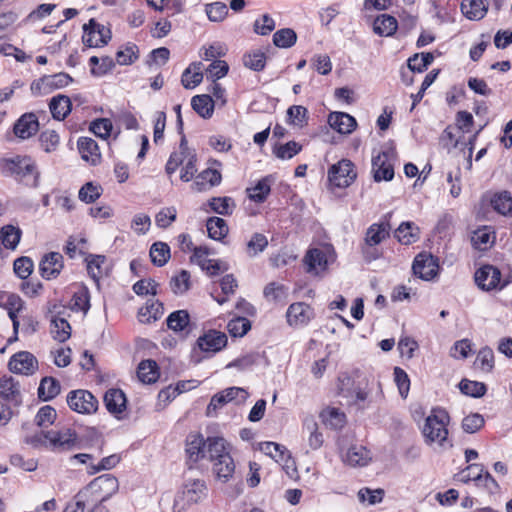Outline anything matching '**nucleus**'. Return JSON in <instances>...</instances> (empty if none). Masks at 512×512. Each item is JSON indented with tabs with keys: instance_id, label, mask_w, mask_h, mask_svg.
I'll return each instance as SVG.
<instances>
[{
	"instance_id": "nucleus-25",
	"label": "nucleus",
	"mask_w": 512,
	"mask_h": 512,
	"mask_svg": "<svg viewBox=\"0 0 512 512\" xmlns=\"http://www.w3.org/2000/svg\"><path fill=\"white\" fill-rule=\"evenodd\" d=\"M104 403L111 414L118 415L126 409L127 400L122 390L113 388L105 393Z\"/></svg>"
},
{
	"instance_id": "nucleus-32",
	"label": "nucleus",
	"mask_w": 512,
	"mask_h": 512,
	"mask_svg": "<svg viewBox=\"0 0 512 512\" xmlns=\"http://www.w3.org/2000/svg\"><path fill=\"white\" fill-rule=\"evenodd\" d=\"M49 109L54 119L64 120L71 111V101L68 96H54L49 103Z\"/></svg>"
},
{
	"instance_id": "nucleus-45",
	"label": "nucleus",
	"mask_w": 512,
	"mask_h": 512,
	"mask_svg": "<svg viewBox=\"0 0 512 512\" xmlns=\"http://www.w3.org/2000/svg\"><path fill=\"white\" fill-rule=\"evenodd\" d=\"M207 231L210 238L221 240L228 234V226L226 221L219 217H210L207 220Z\"/></svg>"
},
{
	"instance_id": "nucleus-27",
	"label": "nucleus",
	"mask_w": 512,
	"mask_h": 512,
	"mask_svg": "<svg viewBox=\"0 0 512 512\" xmlns=\"http://www.w3.org/2000/svg\"><path fill=\"white\" fill-rule=\"evenodd\" d=\"M495 239V232L490 226L478 228L471 236L472 245L480 251H486L490 248L494 244Z\"/></svg>"
},
{
	"instance_id": "nucleus-40",
	"label": "nucleus",
	"mask_w": 512,
	"mask_h": 512,
	"mask_svg": "<svg viewBox=\"0 0 512 512\" xmlns=\"http://www.w3.org/2000/svg\"><path fill=\"white\" fill-rule=\"evenodd\" d=\"M322 422L332 429H340L346 422L345 414L338 408L327 407L320 413Z\"/></svg>"
},
{
	"instance_id": "nucleus-10",
	"label": "nucleus",
	"mask_w": 512,
	"mask_h": 512,
	"mask_svg": "<svg viewBox=\"0 0 512 512\" xmlns=\"http://www.w3.org/2000/svg\"><path fill=\"white\" fill-rule=\"evenodd\" d=\"M413 273L425 281H430L438 274V259L430 253H419L412 265Z\"/></svg>"
},
{
	"instance_id": "nucleus-56",
	"label": "nucleus",
	"mask_w": 512,
	"mask_h": 512,
	"mask_svg": "<svg viewBox=\"0 0 512 512\" xmlns=\"http://www.w3.org/2000/svg\"><path fill=\"white\" fill-rule=\"evenodd\" d=\"M305 427L309 432L308 444L313 450L319 449L324 442L323 434L319 431L318 424L313 420H306Z\"/></svg>"
},
{
	"instance_id": "nucleus-33",
	"label": "nucleus",
	"mask_w": 512,
	"mask_h": 512,
	"mask_svg": "<svg viewBox=\"0 0 512 512\" xmlns=\"http://www.w3.org/2000/svg\"><path fill=\"white\" fill-rule=\"evenodd\" d=\"M213 472L221 482H228L235 472V463L230 455H224L222 460L213 464Z\"/></svg>"
},
{
	"instance_id": "nucleus-11",
	"label": "nucleus",
	"mask_w": 512,
	"mask_h": 512,
	"mask_svg": "<svg viewBox=\"0 0 512 512\" xmlns=\"http://www.w3.org/2000/svg\"><path fill=\"white\" fill-rule=\"evenodd\" d=\"M476 285L483 291L501 289L504 284L501 283V272L493 265H483L476 270L474 275Z\"/></svg>"
},
{
	"instance_id": "nucleus-12",
	"label": "nucleus",
	"mask_w": 512,
	"mask_h": 512,
	"mask_svg": "<svg viewBox=\"0 0 512 512\" xmlns=\"http://www.w3.org/2000/svg\"><path fill=\"white\" fill-rule=\"evenodd\" d=\"M83 29V42L89 47L104 46L111 38L110 30L94 19H90L88 24L84 25Z\"/></svg>"
},
{
	"instance_id": "nucleus-4",
	"label": "nucleus",
	"mask_w": 512,
	"mask_h": 512,
	"mask_svg": "<svg viewBox=\"0 0 512 512\" xmlns=\"http://www.w3.org/2000/svg\"><path fill=\"white\" fill-rule=\"evenodd\" d=\"M206 485L200 479H188L176 494L173 503L174 512H185L191 505L198 503L206 496Z\"/></svg>"
},
{
	"instance_id": "nucleus-37",
	"label": "nucleus",
	"mask_w": 512,
	"mask_h": 512,
	"mask_svg": "<svg viewBox=\"0 0 512 512\" xmlns=\"http://www.w3.org/2000/svg\"><path fill=\"white\" fill-rule=\"evenodd\" d=\"M193 110L202 118H210L214 111V100L211 96L196 95L191 100Z\"/></svg>"
},
{
	"instance_id": "nucleus-38",
	"label": "nucleus",
	"mask_w": 512,
	"mask_h": 512,
	"mask_svg": "<svg viewBox=\"0 0 512 512\" xmlns=\"http://www.w3.org/2000/svg\"><path fill=\"white\" fill-rule=\"evenodd\" d=\"M397 20L390 15L382 14L374 21L373 30L380 36H392L397 30Z\"/></svg>"
},
{
	"instance_id": "nucleus-2",
	"label": "nucleus",
	"mask_w": 512,
	"mask_h": 512,
	"mask_svg": "<svg viewBox=\"0 0 512 512\" xmlns=\"http://www.w3.org/2000/svg\"><path fill=\"white\" fill-rule=\"evenodd\" d=\"M0 171L5 176H14L25 185L36 187L39 182V171L35 161L28 156H15L0 160Z\"/></svg>"
},
{
	"instance_id": "nucleus-44",
	"label": "nucleus",
	"mask_w": 512,
	"mask_h": 512,
	"mask_svg": "<svg viewBox=\"0 0 512 512\" xmlns=\"http://www.w3.org/2000/svg\"><path fill=\"white\" fill-rule=\"evenodd\" d=\"M22 232L19 228L13 225H6L0 230V241L7 249L14 250L20 239Z\"/></svg>"
},
{
	"instance_id": "nucleus-41",
	"label": "nucleus",
	"mask_w": 512,
	"mask_h": 512,
	"mask_svg": "<svg viewBox=\"0 0 512 512\" xmlns=\"http://www.w3.org/2000/svg\"><path fill=\"white\" fill-rule=\"evenodd\" d=\"M51 333L55 340L59 342H65L71 336V326L65 318L60 316H52Z\"/></svg>"
},
{
	"instance_id": "nucleus-15",
	"label": "nucleus",
	"mask_w": 512,
	"mask_h": 512,
	"mask_svg": "<svg viewBox=\"0 0 512 512\" xmlns=\"http://www.w3.org/2000/svg\"><path fill=\"white\" fill-rule=\"evenodd\" d=\"M286 317L289 325L302 326L311 320L313 317V311L306 303L297 302L288 307Z\"/></svg>"
},
{
	"instance_id": "nucleus-30",
	"label": "nucleus",
	"mask_w": 512,
	"mask_h": 512,
	"mask_svg": "<svg viewBox=\"0 0 512 512\" xmlns=\"http://www.w3.org/2000/svg\"><path fill=\"white\" fill-rule=\"evenodd\" d=\"M0 396L14 405L21 403L19 384L12 377L0 379Z\"/></svg>"
},
{
	"instance_id": "nucleus-14",
	"label": "nucleus",
	"mask_w": 512,
	"mask_h": 512,
	"mask_svg": "<svg viewBox=\"0 0 512 512\" xmlns=\"http://www.w3.org/2000/svg\"><path fill=\"white\" fill-rule=\"evenodd\" d=\"M63 268V256L58 252L46 254L39 265L41 276L47 280L56 278Z\"/></svg>"
},
{
	"instance_id": "nucleus-53",
	"label": "nucleus",
	"mask_w": 512,
	"mask_h": 512,
	"mask_svg": "<svg viewBox=\"0 0 512 512\" xmlns=\"http://www.w3.org/2000/svg\"><path fill=\"white\" fill-rule=\"evenodd\" d=\"M166 322L169 329L175 332L182 331L189 324V314L185 310L174 311L168 316Z\"/></svg>"
},
{
	"instance_id": "nucleus-39",
	"label": "nucleus",
	"mask_w": 512,
	"mask_h": 512,
	"mask_svg": "<svg viewBox=\"0 0 512 512\" xmlns=\"http://www.w3.org/2000/svg\"><path fill=\"white\" fill-rule=\"evenodd\" d=\"M224 455H230L227 451L225 440L219 437L208 438L206 457L214 464L216 461L222 460Z\"/></svg>"
},
{
	"instance_id": "nucleus-62",
	"label": "nucleus",
	"mask_w": 512,
	"mask_h": 512,
	"mask_svg": "<svg viewBox=\"0 0 512 512\" xmlns=\"http://www.w3.org/2000/svg\"><path fill=\"white\" fill-rule=\"evenodd\" d=\"M260 450L267 456L273 458L276 462L283 461L286 456L284 446L275 442H263L260 444Z\"/></svg>"
},
{
	"instance_id": "nucleus-63",
	"label": "nucleus",
	"mask_w": 512,
	"mask_h": 512,
	"mask_svg": "<svg viewBox=\"0 0 512 512\" xmlns=\"http://www.w3.org/2000/svg\"><path fill=\"white\" fill-rule=\"evenodd\" d=\"M113 129V125L110 119L108 118H100L94 120L90 124V130L97 136L102 139H107L111 131Z\"/></svg>"
},
{
	"instance_id": "nucleus-64",
	"label": "nucleus",
	"mask_w": 512,
	"mask_h": 512,
	"mask_svg": "<svg viewBox=\"0 0 512 512\" xmlns=\"http://www.w3.org/2000/svg\"><path fill=\"white\" fill-rule=\"evenodd\" d=\"M40 145L46 153H51L57 149L59 144V135L54 130H46L40 134Z\"/></svg>"
},
{
	"instance_id": "nucleus-24",
	"label": "nucleus",
	"mask_w": 512,
	"mask_h": 512,
	"mask_svg": "<svg viewBox=\"0 0 512 512\" xmlns=\"http://www.w3.org/2000/svg\"><path fill=\"white\" fill-rule=\"evenodd\" d=\"M351 386H353V380L351 377L347 375L339 377L338 389L341 396L351 399V402L355 404L367 399V393L364 390L360 388L352 389Z\"/></svg>"
},
{
	"instance_id": "nucleus-6",
	"label": "nucleus",
	"mask_w": 512,
	"mask_h": 512,
	"mask_svg": "<svg viewBox=\"0 0 512 512\" xmlns=\"http://www.w3.org/2000/svg\"><path fill=\"white\" fill-rule=\"evenodd\" d=\"M357 173L354 164L348 159H342L333 164L328 170V181L336 188H346L356 179Z\"/></svg>"
},
{
	"instance_id": "nucleus-51",
	"label": "nucleus",
	"mask_w": 512,
	"mask_h": 512,
	"mask_svg": "<svg viewBox=\"0 0 512 512\" xmlns=\"http://www.w3.org/2000/svg\"><path fill=\"white\" fill-rule=\"evenodd\" d=\"M205 13L212 22H222L228 15V8L223 2H213L205 5Z\"/></svg>"
},
{
	"instance_id": "nucleus-55",
	"label": "nucleus",
	"mask_w": 512,
	"mask_h": 512,
	"mask_svg": "<svg viewBox=\"0 0 512 512\" xmlns=\"http://www.w3.org/2000/svg\"><path fill=\"white\" fill-rule=\"evenodd\" d=\"M249 198L255 202H263L270 193V184L267 178H263L257 184L247 189Z\"/></svg>"
},
{
	"instance_id": "nucleus-49",
	"label": "nucleus",
	"mask_w": 512,
	"mask_h": 512,
	"mask_svg": "<svg viewBox=\"0 0 512 512\" xmlns=\"http://www.w3.org/2000/svg\"><path fill=\"white\" fill-rule=\"evenodd\" d=\"M297 40V35L294 30L284 28L276 31L273 35V43L279 48H290Z\"/></svg>"
},
{
	"instance_id": "nucleus-20",
	"label": "nucleus",
	"mask_w": 512,
	"mask_h": 512,
	"mask_svg": "<svg viewBox=\"0 0 512 512\" xmlns=\"http://www.w3.org/2000/svg\"><path fill=\"white\" fill-rule=\"evenodd\" d=\"M206 445L203 436L200 434H189L186 440V453L189 461L196 463L206 457Z\"/></svg>"
},
{
	"instance_id": "nucleus-58",
	"label": "nucleus",
	"mask_w": 512,
	"mask_h": 512,
	"mask_svg": "<svg viewBox=\"0 0 512 512\" xmlns=\"http://www.w3.org/2000/svg\"><path fill=\"white\" fill-rule=\"evenodd\" d=\"M459 388L465 395L471 397H482L486 393V386L484 383L464 379L460 382Z\"/></svg>"
},
{
	"instance_id": "nucleus-18",
	"label": "nucleus",
	"mask_w": 512,
	"mask_h": 512,
	"mask_svg": "<svg viewBox=\"0 0 512 512\" xmlns=\"http://www.w3.org/2000/svg\"><path fill=\"white\" fill-rule=\"evenodd\" d=\"M39 129V122L35 114L25 113L14 124V134L20 139H28L35 135Z\"/></svg>"
},
{
	"instance_id": "nucleus-42",
	"label": "nucleus",
	"mask_w": 512,
	"mask_h": 512,
	"mask_svg": "<svg viewBox=\"0 0 512 512\" xmlns=\"http://www.w3.org/2000/svg\"><path fill=\"white\" fill-rule=\"evenodd\" d=\"M60 383L53 377H44L38 388V396L43 401H49L60 393Z\"/></svg>"
},
{
	"instance_id": "nucleus-3",
	"label": "nucleus",
	"mask_w": 512,
	"mask_h": 512,
	"mask_svg": "<svg viewBox=\"0 0 512 512\" xmlns=\"http://www.w3.org/2000/svg\"><path fill=\"white\" fill-rule=\"evenodd\" d=\"M197 155L194 149L188 147L187 140L183 136L181 138L178 150L174 151L165 166L166 173L170 176L182 166L180 179L184 182H189L195 178L197 172Z\"/></svg>"
},
{
	"instance_id": "nucleus-36",
	"label": "nucleus",
	"mask_w": 512,
	"mask_h": 512,
	"mask_svg": "<svg viewBox=\"0 0 512 512\" xmlns=\"http://www.w3.org/2000/svg\"><path fill=\"white\" fill-rule=\"evenodd\" d=\"M203 80L202 63H193L190 67L184 70L181 83L186 89H194Z\"/></svg>"
},
{
	"instance_id": "nucleus-34",
	"label": "nucleus",
	"mask_w": 512,
	"mask_h": 512,
	"mask_svg": "<svg viewBox=\"0 0 512 512\" xmlns=\"http://www.w3.org/2000/svg\"><path fill=\"white\" fill-rule=\"evenodd\" d=\"M420 230L415 223L407 221L399 225L395 230V237L402 244L409 245L419 239Z\"/></svg>"
},
{
	"instance_id": "nucleus-19",
	"label": "nucleus",
	"mask_w": 512,
	"mask_h": 512,
	"mask_svg": "<svg viewBox=\"0 0 512 512\" xmlns=\"http://www.w3.org/2000/svg\"><path fill=\"white\" fill-rule=\"evenodd\" d=\"M43 436L52 447L62 450H68L73 447L77 439L76 434L68 428L60 431H48L43 433Z\"/></svg>"
},
{
	"instance_id": "nucleus-16",
	"label": "nucleus",
	"mask_w": 512,
	"mask_h": 512,
	"mask_svg": "<svg viewBox=\"0 0 512 512\" xmlns=\"http://www.w3.org/2000/svg\"><path fill=\"white\" fill-rule=\"evenodd\" d=\"M227 345L225 333L210 330L198 339V346L202 351L216 353Z\"/></svg>"
},
{
	"instance_id": "nucleus-9",
	"label": "nucleus",
	"mask_w": 512,
	"mask_h": 512,
	"mask_svg": "<svg viewBox=\"0 0 512 512\" xmlns=\"http://www.w3.org/2000/svg\"><path fill=\"white\" fill-rule=\"evenodd\" d=\"M67 404L75 412L91 414L96 412L98 401L94 395L87 390H75L67 395Z\"/></svg>"
},
{
	"instance_id": "nucleus-59",
	"label": "nucleus",
	"mask_w": 512,
	"mask_h": 512,
	"mask_svg": "<svg viewBox=\"0 0 512 512\" xmlns=\"http://www.w3.org/2000/svg\"><path fill=\"white\" fill-rule=\"evenodd\" d=\"M209 205L215 213L228 215L232 213L235 203L230 197H214L210 200Z\"/></svg>"
},
{
	"instance_id": "nucleus-21",
	"label": "nucleus",
	"mask_w": 512,
	"mask_h": 512,
	"mask_svg": "<svg viewBox=\"0 0 512 512\" xmlns=\"http://www.w3.org/2000/svg\"><path fill=\"white\" fill-rule=\"evenodd\" d=\"M342 460L351 467H362L371 461V453L364 446L353 445L342 455Z\"/></svg>"
},
{
	"instance_id": "nucleus-35",
	"label": "nucleus",
	"mask_w": 512,
	"mask_h": 512,
	"mask_svg": "<svg viewBox=\"0 0 512 512\" xmlns=\"http://www.w3.org/2000/svg\"><path fill=\"white\" fill-rule=\"evenodd\" d=\"M138 378L141 382L151 384L159 378V370L156 361L147 359L140 362L137 370Z\"/></svg>"
},
{
	"instance_id": "nucleus-28",
	"label": "nucleus",
	"mask_w": 512,
	"mask_h": 512,
	"mask_svg": "<svg viewBox=\"0 0 512 512\" xmlns=\"http://www.w3.org/2000/svg\"><path fill=\"white\" fill-rule=\"evenodd\" d=\"M488 10L486 0H463L461 3V11L469 20L482 19Z\"/></svg>"
},
{
	"instance_id": "nucleus-54",
	"label": "nucleus",
	"mask_w": 512,
	"mask_h": 512,
	"mask_svg": "<svg viewBox=\"0 0 512 512\" xmlns=\"http://www.w3.org/2000/svg\"><path fill=\"white\" fill-rule=\"evenodd\" d=\"M301 150V144L296 141H289L285 144L276 146L274 149V154L279 159L288 160L297 155Z\"/></svg>"
},
{
	"instance_id": "nucleus-48",
	"label": "nucleus",
	"mask_w": 512,
	"mask_h": 512,
	"mask_svg": "<svg viewBox=\"0 0 512 512\" xmlns=\"http://www.w3.org/2000/svg\"><path fill=\"white\" fill-rule=\"evenodd\" d=\"M434 56L432 53H420L410 57L407 61L408 68L412 72H423L433 62Z\"/></svg>"
},
{
	"instance_id": "nucleus-22",
	"label": "nucleus",
	"mask_w": 512,
	"mask_h": 512,
	"mask_svg": "<svg viewBox=\"0 0 512 512\" xmlns=\"http://www.w3.org/2000/svg\"><path fill=\"white\" fill-rule=\"evenodd\" d=\"M329 125L341 134H350L357 123L354 117L345 112H333L328 117Z\"/></svg>"
},
{
	"instance_id": "nucleus-52",
	"label": "nucleus",
	"mask_w": 512,
	"mask_h": 512,
	"mask_svg": "<svg viewBox=\"0 0 512 512\" xmlns=\"http://www.w3.org/2000/svg\"><path fill=\"white\" fill-rule=\"evenodd\" d=\"M86 261L88 274L95 281H98V279L105 273L103 265L106 262V258L102 255H91L86 259Z\"/></svg>"
},
{
	"instance_id": "nucleus-43",
	"label": "nucleus",
	"mask_w": 512,
	"mask_h": 512,
	"mask_svg": "<svg viewBox=\"0 0 512 512\" xmlns=\"http://www.w3.org/2000/svg\"><path fill=\"white\" fill-rule=\"evenodd\" d=\"M491 206L495 211L504 216L512 215V196L508 191L496 193L491 198Z\"/></svg>"
},
{
	"instance_id": "nucleus-60",
	"label": "nucleus",
	"mask_w": 512,
	"mask_h": 512,
	"mask_svg": "<svg viewBox=\"0 0 512 512\" xmlns=\"http://www.w3.org/2000/svg\"><path fill=\"white\" fill-rule=\"evenodd\" d=\"M243 63L245 67L251 70L261 71L264 69L266 63L265 53L261 51H253L249 54H246L243 57Z\"/></svg>"
},
{
	"instance_id": "nucleus-13",
	"label": "nucleus",
	"mask_w": 512,
	"mask_h": 512,
	"mask_svg": "<svg viewBox=\"0 0 512 512\" xmlns=\"http://www.w3.org/2000/svg\"><path fill=\"white\" fill-rule=\"evenodd\" d=\"M8 366L13 373L31 375L36 371L38 361L30 352L21 351L11 357Z\"/></svg>"
},
{
	"instance_id": "nucleus-61",
	"label": "nucleus",
	"mask_w": 512,
	"mask_h": 512,
	"mask_svg": "<svg viewBox=\"0 0 512 512\" xmlns=\"http://www.w3.org/2000/svg\"><path fill=\"white\" fill-rule=\"evenodd\" d=\"M384 490L383 489H370L362 488L358 491V499L361 503H367L368 505H375L383 500Z\"/></svg>"
},
{
	"instance_id": "nucleus-7",
	"label": "nucleus",
	"mask_w": 512,
	"mask_h": 512,
	"mask_svg": "<svg viewBox=\"0 0 512 512\" xmlns=\"http://www.w3.org/2000/svg\"><path fill=\"white\" fill-rule=\"evenodd\" d=\"M394 149L379 152L372 157V173L376 182L390 181L394 177L393 159Z\"/></svg>"
},
{
	"instance_id": "nucleus-26",
	"label": "nucleus",
	"mask_w": 512,
	"mask_h": 512,
	"mask_svg": "<svg viewBox=\"0 0 512 512\" xmlns=\"http://www.w3.org/2000/svg\"><path fill=\"white\" fill-rule=\"evenodd\" d=\"M456 128L447 127L441 136V141L444 145V147H453L457 148L458 146H468L469 147V154H468V169L472 167V161L471 156L474 148V143L477 137V133H475L473 136H471L467 143H461L459 139H456V135L454 133V130Z\"/></svg>"
},
{
	"instance_id": "nucleus-1",
	"label": "nucleus",
	"mask_w": 512,
	"mask_h": 512,
	"mask_svg": "<svg viewBox=\"0 0 512 512\" xmlns=\"http://www.w3.org/2000/svg\"><path fill=\"white\" fill-rule=\"evenodd\" d=\"M449 413L441 408H432L421 428L424 443L437 451H444L453 447L449 438Z\"/></svg>"
},
{
	"instance_id": "nucleus-23",
	"label": "nucleus",
	"mask_w": 512,
	"mask_h": 512,
	"mask_svg": "<svg viewBox=\"0 0 512 512\" xmlns=\"http://www.w3.org/2000/svg\"><path fill=\"white\" fill-rule=\"evenodd\" d=\"M79 153L86 162L96 165L101 158L98 144L95 140L88 137H81L77 142Z\"/></svg>"
},
{
	"instance_id": "nucleus-5",
	"label": "nucleus",
	"mask_w": 512,
	"mask_h": 512,
	"mask_svg": "<svg viewBox=\"0 0 512 512\" xmlns=\"http://www.w3.org/2000/svg\"><path fill=\"white\" fill-rule=\"evenodd\" d=\"M336 259L335 251L332 247L326 246L322 248L309 249L303 262L306 266V271L314 276H323L328 270V266Z\"/></svg>"
},
{
	"instance_id": "nucleus-17",
	"label": "nucleus",
	"mask_w": 512,
	"mask_h": 512,
	"mask_svg": "<svg viewBox=\"0 0 512 512\" xmlns=\"http://www.w3.org/2000/svg\"><path fill=\"white\" fill-rule=\"evenodd\" d=\"M221 180L222 175L218 170L207 168L194 178L191 188L196 192L208 191L212 187L219 185Z\"/></svg>"
},
{
	"instance_id": "nucleus-46",
	"label": "nucleus",
	"mask_w": 512,
	"mask_h": 512,
	"mask_svg": "<svg viewBox=\"0 0 512 512\" xmlns=\"http://www.w3.org/2000/svg\"><path fill=\"white\" fill-rule=\"evenodd\" d=\"M153 264L161 267L167 263L170 258V248L164 242H155L149 252Z\"/></svg>"
},
{
	"instance_id": "nucleus-31",
	"label": "nucleus",
	"mask_w": 512,
	"mask_h": 512,
	"mask_svg": "<svg viewBox=\"0 0 512 512\" xmlns=\"http://www.w3.org/2000/svg\"><path fill=\"white\" fill-rule=\"evenodd\" d=\"M390 224L388 222L374 223L366 232L365 242L369 246H376L390 235Z\"/></svg>"
},
{
	"instance_id": "nucleus-29",
	"label": "nucleus",
	"mask_w": 512,
	"mask_h": 512,
	"mask_svg": "<svg viewBox=\"0 0 512 512\" xmlns=\"http://www.w3.org/2000/svg\"><path fill=\"white\" fill-rule=\"evenodd\" d=\"M164 312L163 304L158 300H148L144 307L138 311V319L141 323L150 324L157 321Z\"/></svg>"
},
{
	"instance_id": "nucleus-57",
	"label": "nucleus",
	"mask_w": 512,
	"mask_h": 512,
	"mask_svg": "<svg viewBox=\"0 0 512 512\" xmlns=\"http://www.w3.org/2000/svg\"><path fill=\"white\" fill-rule=\"evenodd\" d=\"M227 329L231 336L242 337L251 329V323L245 317H237L228 322Z\"/></svg>"
},
{
	"instance_id": "nucleus-8",
	"label": "nucleus",
	"mask_w": 512,
	"mask_h": 512,
	"mask_svg": "<svg viewBox=\"0 0 512 512\" xmlns=\"http://www.w3.org/2000/svg\"><path fill=\"white\" fill-rule=\"evenodd\" d=\"M118 480L111 474H103L93 481L83 490L93 495L100 497L101 502L108 500L113 494L118 491Z\"/></svg>"
},
{
	"instance_id": "nucleus-50",
	"label": "nucleus",
	"mask_w": 512,
	"mask_h": 512,
	"mask_svg": "<svg viewBox=\"0 0 512 512\" xmlns=\"http://www.w3.org/2000/svg\"><path fill=\"white\" fill-rule=\"evenodd\" d=\"M263 293L267 300L280 302L286 300L288 289L280 283L271 282L265 286Z\"/></svg>"
},
{
	"instance_id": "nucleus-47",
	"label": "nucleus",
	"mask_w": 512,
	"mask_h": 512,
	"mask_svg": "<svg viewBox=\"0 0 512 512\" xmlns=\"http://www.w3.org/2000/svg\"><path fill=\"white\" fill-rule=\"evenodd\" d=\"M287 121L296 127H304L308 122V110L301 105H293L287 110Z\"/></svg>"
}]
</instances>
